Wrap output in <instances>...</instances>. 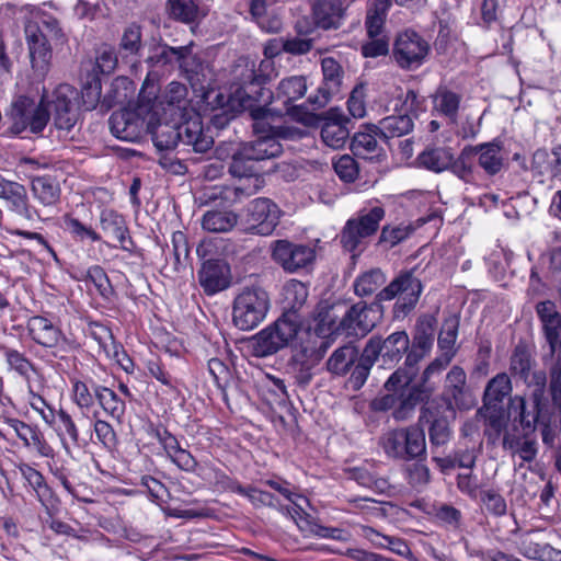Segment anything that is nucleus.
<instances>
[{"mask_svg": "<svg viewBox=\"0 0 561 561\" xmlns=\"http://www.w3.org/2000/svg\"><path fill=\"white\" fill-rule=\"evenodd\" d=\"M147 133L152 137L153 145L160 151L172 150L179 144L192 147L194 152L204 153L214 146V137L205 129L198 115L190 117L179 125L168 123L147 124Z\"/></svg>", "mask_w": 561, "mask_h": 561, "instance_id": "nucleus-1", "label": "nucleus"}, {"mask_svg": "<svg viewBox=\"0 0 561 561\" xmlns=\"http://www.w3.org/2000/svg\"><path fill=\"white\" fill-rule=\"evenodd\" d=\"M25 9L31 14L24 26L31 64L33 69L45 71L51 59L49 41L62 39L64 33L57 19L43 13L37 8L26 7Z\"/></svg>", "mask_w": 561, "mask_h": 561, "instance_id": "nucleus-2", "label": "nucleus"}, {"mask_svg": "<svg viewBox=\"0 0 561 561\" xmlns=\"http://www.w3.org/2000/svg\"><path fill=\"white\" fill-rule=\"evenodd\" d=\"M240 73L236 75L238 88L233 92L234 99L240 103L243 110L250 111L257 105L267 106L274 98L273 92L264 85L272 80V61H261L259 68L254 62L245 61Z\"/></svg>", "mask_w": 561, "mask_h": 561, "instance_id": "nucleus-3", "label": "nucleus"}, {"mask_svg": "<svg viewBox=\"0 0 561 561\" xmlns=\"http://www.w3.org/2000/svg\"><path fill=\"white\" fill-rule=\"evenodd\" d=\"M330 346L331 341L305 332L302 337L291 344L287 368L298 385L307 386L311 381L313 368L319 365Z\"/></svg>", "mask_w": 561, "mask_h": 561, "instance_id": "nucleus-4", "label": "nucleus"}, {"mask_svg": "<svg viewBox=\"0 0 561 561\" xmlns=\"http://www.w3.org/2000/svg\"><path fill=\"white\" fill-rule=\"evenodd\" d=\"M546 389L530 390L529 401L522 396L510 398L508 413L518 420L524 433L529 435L541 428L542 439L548 442L549 415L545 400Z\"/></svg>", "mask_w": 561, "mask_h": 561, "instance_id": "nucleus-5", "label": "nucleus"}, {"mask_svg": "<svg viewBox=\"0 0 561 561\" xmlns=\"http://www.w3.org/2000/svg\"><path fill=\"white\" fill-rule=\"evenodd\" d=\"M268 308V294L259 286H247L233 300L232 321L240 330H252L265 319Z\"/></svg>", "mask_w": 561, "mask_h": 561, "instance_id": "nucleus-6", "label": "nucleus"}, {"mask_svg": "<svg viewBox=\"0 0 561 561\" xmlns=\"http://www.w3.org/2000/svg\"><path fill=\"white\" fill-rule=\"evenodd\" d=\"M385 453L399 460H421L426 457L424 431L419 426H408L389 431L382 438Z\"/></svg>", "mask_w": 561, "mask_h": 561, "instance_id": "nucleus-7", "label": "nucleus"}, {"mask_svg": "<svg viewBox=\"0 0 561 561\" xmlns=\"http://www.w3.org/2000/svg\"><path fill=\"white\" fill-rule=\"evenodd\" d=\"M383 216V208L377 206L357 218L348 219L340 234L342 247L353 253V257L357 255L356 252L360 253L364 240L377 232Z\"/></svg>", "mask_w": 561, "mask_h": 561, "instance_id": "nucleus-8", "label": "nucleus"}, {"mask_svg": "<svg viewBox=\"0 0 561 561\" xmlns=\"http://www.w3.org/2000/svg\"><path fill=\"white\" fill-rule=\"evenodd\" d=\"M10 117L13 134H21L27 128L32 133L38 134L46 127L49 113L42 103L36 104L34 100L21 95L13 101Z\"/></svg>", "mask_w": 561, "mask_h": 561, "instance_id": "nucleus-9", "label": "nucleus"}, {"mask_svg": "<svg viewBox=\"0 0 561 561\" xmlns=\"http://www.w3.org/2000/svg\"><path fill=\"white\" fill-rule=\"evenodd\" d=\"M430 51L428 43L413 31H405L394 41L392 56L401 69L419 68Z\"/></svg>", "mask_w": 561, "mask_h": 561, "instance_id": "nucleus-10", "label": "nucleus"}, {"mask_svg": "<svg viewBox=\"0 0 561 561\" xmlns=\"http://www.w3.org/2000/svg\"><path fill=\"white\" fill-rule=\"evenodd\" d=\"M248 232L259 236H270L279 222L278 206L266 197H259L249 203L244 210Z\"/></svg>", "mask_w": 561, "mask_h": 561, "instance_id": "nucleus-11", "label": "nucleus"}, {"mask_svg": "<svg viewBox=\"0 0 561 561\" xmlns=\"http://www.w3.org/2000/svg\"><path fill=\"white\" fill-rule=\"evenodd\" d=\"M144 108H123L114 112L110 117L112 134L124 141H139L147 134V124L142 116Z\"/></svg>", "mask_w": 561, "mask_h": 561, "instance_id": "nucleus-12", "label": "nucleus"}, {"mask_svg": "<svg viewBox=\"0 0 561 561\" xmlns=\"http://www.w3.org/2000/svg\"><path fill=\"white\" fill-rule=\"evenodd\" d=\"M273 259L285 271L297 273L313 263L316 252L308 245L296 244L288 240H276L273 245Z\"/></svg>", "mask_w": 561, "mask_h": 561, "instance_id": "nucleus-13", "label": "nucleus"}, {"mask_svg": "<svg viewBox=\"0 0 561 561\" xmlns=\"http://www.w3.org/2000/svg\"><path fill=\"white\" fill-rule=\"evenodd\" d=\"M535 360L524 345H517L510 360V371L519 378L530 390L546 389L547 377L543 370L534 369Z\"/></svg>", "mask_w": 561, "mask_h": 561, "instance_id": "nucleus-14", "label": "nucleus"}, {"mask_svg": "<svg viewBox=\"0 0 561 561\" xmlns=\"http://www.w3.org/2000/svg\"><path fill=\"white\" fill-rule=\"evenodd\" d=\"M249 113L253 119L252 128L255 138L276 137V139H296L301 137L298 128L273 125L274 113L267 106L257 105L251 107Z\"/></svg>", "mask_w": 561, "mask_h": 561, "instance_id": "nucleus-15", "label": "nucleus"}, {"mask_svg": "<svg viewBox=\"0 0 561 561\" xmlns=\"http://www.w3.org/2000/svg\"><path fill=\"white\" fill-rule=\"evenodd\" d=\"M371 344L375 346V359L381 356L382 366L391 368L407 353L410 346V339L404 331H397L382 340L380 336H371L365 347Z\"/></svg>", "mask_w": 561, "mask_h": 561, "instance_id": "nucleus-16", "label": "nucleus"}, {"mask_svg": "<svg viewBox=\"0 0 561 561\" xmlns=\"http://www.w3.org/2000/svg\"><path fill=\"white\" fill-rule=\"evenodd\" d=\"M100 228L107 239L105 243L126 251H131L134 242L128 233L126 221L113 209H103L100 214Z\"/></svg>", "mask_w": 561, "mask_h": 561, "instance_id": "nucleus-17", "label": "nucleus"}, {"mask_svg": "<svg viewBox=\"0 0 561 561\" xmlns=\"http://www.w3.org/2000/svg\"><path fill=\"white\" fill-rule=\"evenodd\" d=\"M466 373L459 366H454L446 376V410L453 413L454 408L470 409L473 401L466 389Z\"/></svg>", "mask_w": 561, "mask_h": 561, "instance_id": "nucleus-18", "label": "nucleus"}, {"mask_svg": "<svg viewBox=\"0 0 561 561\" xmlns=\"http://www.w3.org/2000/svg\"><path fill=\"white\" fill-rule=\"evenodd\" d=\"M421 293L422 283H389L377 297L380 301L397 297L396 310L407 314L415 307Z\"/></svg>", "mask_w": 561, "mask_h": 561, "instance_id": "nucleus-19", "label": "nucleus"}, {"mask_svg": "<svg viewBox=\"0 0 561 561\" xmlns=\"http://www.w3.org/2000/svg\"><path fill=\"white\" fill-rule=\"evenodd\" d=\"M520 552L539 561H561V550L553 548L541 530L527 531L520 539Z\"/></svg>", "mask_w": 561, "mask_h": 561, "instance_id": "nucleus-20", "label": "nucleus"}, {"mask_svg": "<svg viewBox=\"0 0 561 561\" xmlns=\"http://www.w3.org/2000/svg\"><path fill=\"white\" fill-rule=\"evenodd\" d=\"M54 95V124L58 129L69 131L78 117L73 104L75 91L69 85H60Z\"/></svg>", "mask_w": 561, "mask_h": 561, "instance_id": "nucleus-21", "label": "nucleus"}, {"mask_svg": "<svg viewBox=\"0 0 561 561\" xmlns=\"http://www.w3.org/2000/svg\"><path fill=\"white\" fill-rule=\"evenodd\" d=\"M314 321V328L305 331L306 334H314L321 340L331 341L332 344L335 336L343 333L341 319H339L334 306L327 301L318 305Z\"/></svg>", "mask_w": 561, "mask_h": 561, "instance_id": "nucleus-22", "label": "nucleus"}, {"mask_svg": "<svg viewBox=\"0 0 561 561\" xmlns=\"http://www.w3.org/2000/svg\"><path fill=\"white\" fill-rule=\"evenodd\" d=\"M430 423L428 437L432 450L445 446L451 437L448 417L443 415L433 404H427L421 410L420 422Z\"/></svg>", "mask_w": 561, "mask_h": 561, "instance_id": "nucleus-23", "label": "nucleus"}, {"mask_svg": "<svg viewBox=\"0 0 561 561\" xmlns=\"http://www.w3.org/2000/svg\"><path fill=\"white\" fill-rule=\"evenodd\" d=\"M348 122L337 108H331L327 113L325 121L321 127L323 142L333 149L343 148L350 137V130L346 126Z\"/></svg>", "mask_w": 561, "mask_h": 561, "instance_id": "nucleus-24", "label": "nucleus"}, {"mask_svg": "<svg viewBox=\"0 0 561 561\" xmlns=\"http://www.w3.org/2000/svg\"><path fill=\"white\" fill-rule=\"evenodd\" d=\"M435 387H427L422 383L412 385L410 388L398 394V405L392 412L397 421H405L413 414L415 408L430 399Z\"/></svg>", "mask_w": 561, "mask_h": 561, "instance_id": "nucleus-25", "label": "nucleus"}, {"mask_svg": "<svg viewBox=\"0 0 561 561\" xmlns=\"http://www.w3.org/2000/svg\"><path fill=\"white\" fill-rule=\"evenodd\" d=\"M312 16L314 25L323 30H336L344 18L341 0H312Z\"/></svg>", "mask_w": 561, "mask_h": 561, "instance_id": "nucleus-26", "label": "nucleus"}, {"mask_svg": "<svg viewBox=\"0 0 561 561\" xmlns=\"http://www.w3.org/2000/svg\"><path fill=\"white\" fill-rule=\"evenodd\" d=\"M31 339L41 346L55 347L62 340L61 330L43 316H33L26 324Z\"/></svg>", "mask_w": 561, "mask_h": 561, "instance_id": "nucleus-27", "label": "nucleus"}, {"mask_svg": "<svg viewBox=\"0 0 561 561\" xmlns=\"http://www.w3.org/2000/svg\"><path fill=\"white\" fill-rule=\"evenodd\" d=\"M369 313L370 310L359 304L352 306L341 318L342 332L347 336H365L375 327Z\"/></svg>", "mask_w": 561, "mask_h": 561, "instance_id": "nucleus-28", "label": "nucleus"}, {"mask_svg": "<svg viewBox=\"0 0 561 561\" xmlns=\"http://www.w3.org/2000/svg\"><path fill=\"white\" fill-rule=\"evenodd\" d=\"M4 423L14 432L26 447H34L43 457H51L53 448L46 443L42 433L23 421L4 417Z\"/></svg>", "mask_w": 561, "mask_h": 561, "instance_id": "nucleus-29", "label": "nucleus"}, {"mask_svg": "<svg viewBox=\"0 0 561 561\" xmlns=\"http://www.w3.org/2000/svg\"><path fill=\"white\" fill-rule=\"evenodd\" d=\"M414 128L412 117L407 114L389 115L378 122V124H369V129L379 131L383 140L399 138L409 135Z\"/></svg>", "mask_w": 561, "mask_h": 561, "instance_id": "nucleus-30", "label": "nucleus"}, {"mask_svg": "<svg viewBox=\"0 0 561 561\" xmlns=\"http://www.w3.org/2000/svg\"><path fill=\"white\" fill-rule=\"evenodd\" d=\"M512 381L506 373H499L491 378L484 389L483 405L486 410L497 411L503 401L511 396Z\"/></svg>", "mask_w": 561, "mask_h": 561, "instance_id": "nucleus-31", "label": "nucleus"}, {"mask_svg": "<svg viewBox=\"0 0 561 561\" xmlns=\"http://www.w3.org/2000/svg\"><path fill=\"white\" fill-rule=\"evenodd\" d=\"M376 136H380V133L370 130L369 124L365 130L356 133L351 141L354 156L366 160H379L383 157L385 150L379 146Z\"/></svg>", "mask_w": 561, "mask_h": 561, "instance_id": "nucleus-32", "label": "nucleus"}, {"mask_svg": "<svg viewBox=\"0 0 561 561\" xmlns=\"http://www.w3.org/2000/svg\"><path fill=\"white\" fill-rule=\"evenodd\" d=\"M249 346L253 356L263 358L276 354L287 345L279 337L275 329L270 325L252 336L249 341Z\"/></svg>", "mask_w": 561, "mask_h": 561, "instance_id": "nucleus-33", "label": "nucleus"}, {"mask_svg": "<svg viewBox=\"0 0 561 561\" xmlns=\"http://www.w3.org/2000/svg\"><path fill=\"white\" fill-rule=\"evenodd\" d=\"M243 157L255 161L273 159L282 154L283 146L276 137H257L243 142Z\"/></svg>", "mask_w": 561, "mask_h": 561, "instance_id": "nucleus-34", "label": "nucleus"}, {"mask_svg": "<svg viewBox=\"0 0 561 561\" xmlns=\"http://www.w3.org/2000/svg\"><path fill=\"white\" fill-rule=\"evenodd\" d=\"M473 149V156L478 154V163L489 175L497 174L504 167V158L500 144L492 141L469 146Z\"/></svg>", "mask_w": 561, "mask_h": 561, "instance_id": "nucleus-35", "label": "nucleus"}, {"mask_svg": "<svg viewBox=\"0 0 561 561\" xmlns=\"http://www.w3.org/2000/svg\"><path fill=\"white\" fill-rule=\"evenodd\" d=\"M263 183L262 178H251L248 183L239 181L236 185L221 187L219 197L225 205L232 206L255 195L263 187Z\"/></svg>", "mask_w": 561, "mask_h": 561, "instance_id": "nucleus-36", "label": "nucleus"}, {"mask_svg": "<svg viewBox=\"0 0 561 561\" xmlns=\"http://www.w3.org/2000/svg\"><path fill=\"white\" fill-rule=\"evenodd\" d=\"M0 193V198L4 199L12 211L31 219L32 214L28 205L27 192L25 187L13 181H7Z\"/></svg>", "mask_w": 561, "mask_h": 561, "instance_id": "nucleus-37", "label": "nucleus"}, {"mask_svg": "<svg viewBox=\"0 0 561 561\" xmlns=\"http://www.w3.org/2000/svg\"><path fill=\"white\" fill-rule=\"evenodd\" d=\"M272 327L286 345L291 346L299 337L298 333L302 327V316L296 310H285Z\"/></svg>", "mask_w": 561, "mask_h": 561, "instance_id": "nucleus-38", "label": "nucleus"}, {"mask_svg": "<svg viewBox=\"0 0 561 561\" xmlns=\"http://www.w3.org/2000/svg\"><path fill=\"white\" fill-rule=\"evenodd\" d=\"M391 0H370L366 15V28L369 38L385 35V23Z\"/></svg>", "mask_w": 561, "mask_h": 561, "instance_id": "nucleus-39", "label": "nucleus"}, {"mask_svg": "<svg viewBox=\"0 0 561 561\" xmlns=\"http://www.w3.org/2000/svg\"><path fill=\"white\" fill-rule=\"evenodd\" d=\"M358 357V350L352 344L336 348L325 363L328 371L336 376L348 373Z\"/></svg>", "mask_w": 561, "mask_h": 561, "instance_id": "nucleus-40", "label": "nucleus"}, {"mask_svg": "<svg viewBox=\"0 0 561 561\" xmlns=\"http://www.w3.org/2000/svg\"><path fill=\"white\" fill-rule=\"evenodd\" d=\"M417 161L421 167L440 173L448 170L453 162V151L447 147L426 148L419 154Z\"/></svg>", "mask_w": 561, "mask_h": 561, "instance_id": "nucleus-41", "label": "nucleus"}, {"mask_svg": "<svg viewBox=\"0 0 561 561\" xmlns=\"http://www.w3.org/2000/svg\"><path fill=\"white\" fill-rule=\"evenodd\" d=\"M32 192L34 197L45 206L56 204L60 197L58 182L48 175L34 178L32 180Z\"/></svg>", "mask_w": 561, "mask_h": 561, "instance_id": "nucleus-42", "label": "nucleus"}, {"mask_svg": "<svg viewBox=\"0 0 561 561\" xmlns=\"http://www.w3.org/2000/svg\"><path fill=\"white\" fill-rule=\"evenodd\" d=\"M167 9L170 18L186 24L195 23L203 16L196 0H168Z\"/></svg>", "mask_w": 561, "mask_h": 561, "instance_id": "nucleus-43", "label": "nucleus"}, {"mask_svg": "<svg viewBox=\"0 0 561 561\" xmlns=\"http://www.w3.org/2000/svg\"><path fill=\"white\" fill-rule=\"evenodd\" d=\"M94 396L102 409L113 419L121 421L125 414V402L110 388L96 386Z\"/></svg>", "mask_w": 561, "mask_h": 561, "instance_id": "nucleus-44", "label": "nucleus"}, {"mask_svg": "<svg viewBox=\"0 0 561 561\" xmlns=\"http://www.w3.org/2000/svg\"><path fill=\"white\" fill-rule=\"evenodd\" d=\"M503 447L511 451L512 456H518L522 462H531L537 455V444L535 439H531L524 433L523 438H513L505 436L503 439Z\"/></svg>", "mask_w": 561, "mask_h": 561, "instance_id": "nucleus-45", "label": "nucleus"}, {"mask_svg": "<svg viewBox=\"0 0 561 561\" xmlns=\"http://www.w3.org/2000/svg\"><path fill=\"white\" fill-rule=\"evenodd\" d=\"M238 222V215L233 211L209 210L203 216L202 226L210 232H228Z\"/></svg>", "mask_w": 561, "mask_h": 561, "instance_id": "nucleus-46", "label": "nucleus"}, {"mask_svg": "<svg viewBox=\"0 0 561 561\" xmlns=\"http://www.w3.org/2000/svg\"><path fill=\"white\" fill-rule=\"evenodd\" d=\"M194 43L191 42L187 45L182 46L185 49V53H181L179 59V68L185 73V77L191 81H199V77L205 76L206 66L203 60L192 53V47Z\"/></svg>", "mask_w": 561, "mask_h": 561, "instance_id": "nucleus-47", "label": "nucleus"}, {"mask_svg": "<svg viewBox=\"0 0 561 561\" xmlns=\"http://www.w3.org/2000/svg\"><path fill=\"white\" fill-rule=\"evenodd\" d=\"M307 91L306 80L301 76L283 79L277 88L276 98L283 100L285 105L302 98Z\"/></svg>", "mask_w": 561, "mask_h": 561, "instance_id": "nucleus-48", "label": "nucleus"}, {"mask_svg": "<svg viewBox=\"0 0 561 561\" xmlns=\"http://www.w3.org/2000/svg\"><path fill=\"white\" fill-rule=\"evenodd\" d=\"M481 453V443L473 442L469 438L459 440L453 451L454 459L458 468L473 469L477 458Z\"/></svg>", "mask_w": 561, "mask_h": 561, "instance_id": "nucleus-49", "label": "nucleus"}, {"mask_svg": "<svg viewBox=\"0 0 561 561\" xmlns=\"http://www.w3.org/2000/svg\"><path fill=\"white\" fill-rule=\"evenodd\" d=\"M242 153L243 147L240 146V148L232 154V160L229 164V173L244 183H248L251 178H261L256 173L254 164L252 163L255 160L252 158H245Z\"/></svg>", "mask_w": 561, "mask_h": 561, "instance_id": "nucleus-50", "label": "nucleus"}, {"mask_svg": "<svg viewBox=\"0 0 561 561\" xmlns=\"http://www.w3.org/2000/svg\"><path fill=\"white\" fill-rule=\"evenodd\" d=\"M375 350L374 344L369 347H365L357 365L354 367L351 375V383L355 389L360 388L365 383L369 371L376 362Z\"/></svg>", "mask_w": 561, "mask_h": 561, "instance_id": "nucleus-51", "label": "nucleus"}, {"mask_svg": "<svg viewBox=\"0 0 561 561\" xmlns=\"http://www.w3.org/2000/svg\"><path fill=\"white\" fill-rule=\"evenodd\" d=\"M461 96L447 88H439L434 96L435 108L451 119L457 116Z\"/></svg>", "mask_w": 561, "mask_h": 561, "instance_id": "nucleus-52", "label": "nucleus"}, {"mask_svg": "<svg viewBox=\"0 0 561 561\" xmlns=\"http://www.w3.org/2000/svg\"><path fill=\"white\" fill-rule=\"evenodd\" d=\"M276 0H250V14L266 32H277L280 27V22L277 19L266 21L267 8L274 4Z\"/></svg>", "mask_w": 561, "mask_h": 561, "instance_id": "nucleus-53", "label": "nucleus"}, {"mask_svg": "<svg viewBox=\"0 0 561 561\" xmlns=\"http://www.w3.org/2000/svg\"><path fill=\"white\" fill-rule=\"evenodd\" d=\"M199 280H229L230 266L220 259H209L203 263Z\"/></svg>", "mask_w": 561, "mask_h": 561, "instance_id": "nucleus-54", "label": "nucleus"}, {"mask_svg": "<svg viewBox=\"0 0 561 561\" xmlns=\"http://www.w3.org/2000/svg\"><path fill=\"white\" fill-rule=\"evenodd\" d=\"M19 470L27 484L35 491L37 499L43 503L49 493L43 474L27 463H21Z\"/></svg>", "mask_w": 561, "mask_h": 561, "instance_id": "nucleus-55", "label": "nucleus"}, {"mask_svg": "<svg viewBox=\"0 0 561 561\" xmlns=\"http://www.w3.org/2000/svg\"><path fill=\"white\" fill-rule=\"evenodd\" d=\"M284 297L287 302L286 310H296L304 306L308 298V288L306 283H286L284 286Z\"/></svg>", "mask_w": 561, "mask_h": 561, "instance_id": "nucleus-56", "label": "nucleus"}, {"mask_svg": "<svg viewBox=\"0 0 561 561\" xmlns=\"http://www.w3.org/2000/svg\"><path fill=\"white\" fill-rule=\"evenodd\" d=\"M480 500L489 514L495 517L506 515V500L497 491L493 489L483 490L480 493Z\"/></svg>", "mask_w": 561, "mask_h": 561, "instance_id": "nucleus-57", "label": "nucleus"}, {"mask_svg": "<svg viewBox=\"0 0 561 561\" xmlns=\"http://www.w3.org/2000/svg\"><path fill=\"white\" fill-rule=\"evenodd\" d=\"M121 49L127 55L136 56L142 48L141 28L137 24H130L124 30L119 43Z\"/></svg>", "mask_w": 561, "mask_h": 561, "instance_id": "nucleus-58", "label": "nucleus"}, {"mask_svg": "<svg viewBox=\"0 0 561 561\" xmlns=\"http://www.w3.org/2000/svg\"><path fill=\"white\" fill-rule=\"evenodd\" d=\"M64 225L66 230H68L73 236V238L80 241L88 239L92 242H99L102 240L101 234L93 228L83 225L79 219L71 216L67 215L64 217Z\"/></svg>", "mask_w": 561, "mask_h": 561, "instance_id": "nucleus-59", "label": "nucleus"}, {"mask_svg": "<svg viewBox=\"0 0 561 561\" xmlns=\"http://www.w3.org/2000/svg\"><path fill=\"white\" fill-rule=\"evenodd\" d=\"M392 95L396 98L391 108L393 111H403L409 114L410 112H414L420 106V101L417 93L414 90H408L403 93L402 89L399 87L393 88Z\"/></svg>", "mask_w": 561, "mask_h": 561, "instance_id": "nucleus-60", "label": "nucleus"}, {"mask_svg": "<svg viewBox=\"0 0 561 561\" xmlns=\"http://www.w3.org/2000/svg\"><path fill=\"white\" fill-rule=\"evenodd\" d=\"M185 53V49L180 47H172L167 44L160 45L156 53L148 57L147 62L150 66H167L174 62H179L181 53Z\"/></svg>", "mask_w": 561, "mask_h": 561, "instance_id": "nucleus-61", "label": "nucleus"}, {"mask_svg": "<svg viewBox=\"0 0 561 561\" xmlns=\"http://www.w3.org/2000/svg\"><path fill=\"white\" fill-rule=\"evenodd\" d=\"M171 244L174 268L185 267L190 255L186 236L182 231L173 232Z\"/></svg>", "mask_w": 561, "mask_h": 561, "instance_id": "nucleus-62", "label": "nucleus"}, {"mask_svg": "<svg viewBox=\"0 0 561 561\" xmlns=\"http://www.w3.org/2000/svg\"><path fill=\"white\" fill-rule=\"evenodd\" d=\"M413 371L403 369L402 367L393 371L383 385L387 392H393L396 394L401 393L405 389L411 387L414 380Z\"/></svg>", "mask_w": 561, "mask_h": 561, "instance_id": "nucleus-63", "label": "nucleus"}, {"mask_svg": "<svg viewBox=\"0 0 561 561\" xmlns=\"http://www.w3.org/2000/svg\"><path fill=\"white\" fill-rule=\"evenodd\" d=\"M7 363L11 369L28 380L31 373L35 371L33 364L16 350L7 348L4 352Z\"/></svg>", "mask_w": 561, "mask_h": 561, "instance_id": "nucleus-64", "label": "nucleus"}]
</instances>
